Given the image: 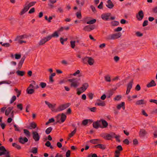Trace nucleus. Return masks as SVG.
Returning a JSON list of instances; mask_svg holds the SVG:
<instances>
[{"instance_id": "nucleus-35", "label": "nucleus", "mask_w": 157, "mask_h": 157, "mask_svg": "<svg viewBox=\"0 0 157 157\" xmlns=\"http://www.w3.org/2000/svg\"><path fill=\"white\" fill-rule=\"evenodd\" d=\"M23 131L24 134L27 137H29L30 136V133L29 130L26 129H24Z\"/></svg>"}, {"instance_id": "nucleus-16", "label": "nucleus", "mask_w": 157, "mask_h": 157, "mask_svg": "<svg viewBox=\"0 0 157 157\" xmlns=\"http://www.w3.org/2000/svg\"><path fill=\"white\" fill-rule=\"evenodd\" d=\"M106 6L109 9H112L114 6L111 0H108L106 2Z\"/></svg>"}, {"instance_id": "nucleus-7", "label": "nucleus", "mask_w": 157, "mask_h": 157, "mask_svg": "<svg viewBox=\"0 0 157 157\" xmlns=\"http://www.w3.org/2000/svg\"><path fill=\"white\" fill-rule=\"evenodd\" d=\"M51 37L48 35L46 37H44L42 38L38 42V44L39 46L42 45L44 44L46 42L48 41L51 39Z\"/></svg>"}, {"instance_id": "nucleus-40", "label": "nucleus", "mask_w": 157, "mask_h": 157, "mask_svg": "<svg viewBox=\"0 0 157 157\" xmlns=\"http://www.w3.org/2000/svg\"><path fill=\"white\" fill-rule=\"evenodd\" d=\"M27 5L28 7L30 8L31 7L34 6L36 3V2H32L29 3L28 2H27Z\"/></svg>"}, {"instance_id": "nucleus-20", "label": "nucleus", "mask_w": 157, "mask_h": 157, "mask_svg": "<svg viewBox=\"0 0 157 157\" xmlns=\"http://www.w3.org/2000/svg\"><path fill=\"white\" fill-rule=\"evenodd\" d=\"M45 104L48 106V107L52 110L55 108L56 105V104H54V105H53L49 102L47 101H45Z\"/></svg>"}, {"instance_id": "nucleus-10", "label": "nucleus", "mask_w": 157, "mask_h": 157, "mask_svg": "<svg viewBox=\"0 0 157 157\" xmlns=\"http://www.w3.org/2000/svg\"><path fill=\"white\" fill-rule=\"evenodd\" d=\"M144 17V13L142 10L140 11L136 15V17L139 21H141Z\"/></svg>"}, {"instance_id": "nucleus-9", "label": "nucleus", "mask_w": 157, "mask_h": 157, "mask_svg": "<svg viewBox=\"0 0 157 157\" xmlns=\"http://www.w3.org/2000/svg\"><path fill=\"white\" fill-rule=\"evenodd\" d=\"M32 135L33 138L35 141H39L40 136L36 131H33Z\"/></svg>"}, {"instance_id": "nucleus-55", "label": "nucleus", "mask_w": 157, "mask_h": 157, "mask_svg": "<svg viewBox=\"0 0 157 157\" xmlns=\"http://www.w3.org/2000/svg\"><path fill=\"white\" fill-rule=\"evenodd\" d=\"M92 112H95L96 110V108L95 107H93L91 108H88Z\"/></svg>"}, {"instance_id": "nucleus-24", "label": "nucleus", "mask_w": 157, "mask_h": 157, "mask_svg": "<svg viewBox=\"0 0 157 157\" xmlns=\"http://www.w3.org/2000/svg\"><path fill=\"white\" fill-rule=\"evenodd\" d=\"M100 140L99 139H94L90 140V142L93 144H96L100 143Z\"/></svg>"}, {"instance_id": "nucleus-39", "label": "nucleus", "mask_w": 157, "mask_h": 157, "mask_svg": "<svg viewBox=\"0 0 157 157\" xmlns=\"http://www.w3.org/2000/svg\"><path fill=\"white\" fill-rule=\"evenodd\" d=\"M52 130L51 127H49L47 128L45 130V133L47 134H49Z\"/></svg>"}, {"instance_id": "nucleus-1", "label": "nucleus", "mask_w": 157, "mask_h": 157, "mask_svg": "<svg viewBox=\"0 0 157 157\" xmlns=\"http://www.w3.org/2000/svg\"><path fill=\"white\" fill-rule=\"evenodd\" d=\"M79 80V79H77L75 78L69 79L68 81L71 82V87L75 88L79 86L80 83L78 82V80Z\"/></svg>"}, {"instance_id": "nucleus-46", "label": "nucleus", "mask_w": 157, "mask_h": 157, "mask_svg": "<svg viewBox=\"0 0 157 157\" xmlns=\"http://www.w3.org/2000/svg\"><path fill=\"white\" fill-rule=\"evenodd\" d=\"M114 93V91L113 90H109L108 92V97L110 98V97H111L113 94Z\"/></svg>"}, {"instance_id": "nucleus-12", "label": "nucleus", "mask_w": 157, "mask_h": 157, "mask_svg": "<svg viewBox=\"0 0 157 157\" xmlns=\"http://www.w3.org/2000/svg\"><path fill=\"white\" fill-rule=\"evenodd\" d=\"M101 121H97L93 123V127L96 129H98L99 127L102 128V126L100 124Z\"/></svg>"}, {"instance_id": "nucleus-4", "label": "nucleus", "mask_w": 157, "mask_h": 157, "mask_svg": "<svg viewBox=\"0 0 157 157\" xmlns=\"http://www.w3.org/2000/svg\"><path fill=\"white\" fill-rule=\"evenodd\" d=\"M57 122L60 123L63 122L66 118V116L63 113L59 114L56 117Z\"/></svg>"}, {"instance_id": "nucleus-48", "label": "nucleus", "mask_w": 157, "mask_h": 157, "mask_svg": "<svg viewBox=\"0 0 157 157\" xmlns=\"http://www.w3.org/2000/svg\"><path fill=\"white\" fill-rule=\"evenodd\" d=\"M40 86L42 88H44L46 86V84L44 82H41L40 84Z\"/></svg>"}, {"instance_id": "nucleus-28", "label": "nucleus", "mask_w": 157, "mask_h": 157, "mask_svg": "<svg viewBox=\"0 0 157 157\" xmlns=\"http://www.w3.org/2000/svg\"><path fill=\"white\" fill-rule=\"evenodd\" d=\"M95 147H98L99 148L102 150L105 149L106 148V146L105 145L101 144H98V145H95Z\"/></svg>"}, {"instance_id": "nucleus-50", "label": "nucleus", "mask_w": 157, "mask_h": 157, "mask_svg": "<svg viewBox=\"0 0 157 157\" xmlns=\"http://www.w3.org/2000/svg\"><path fill=\"white\" fill-rule=\"evenodd\" d=\"M16 99V97L15 96H12L10 100V104L13 103Z\"/></svg>"}, {"instance_id": "nucleus-25", "label": "nucleus", "mask_w": 157, "mask_h": 157, "mask_svg": "<svg viewBox=\"0 0 157 157\" xmlns=\"http://www.w3.org/2000/svg\"><path fill=\"white\" fill-rule=\"evenodd\" d=\"M156 85V84L154 80H152L150 83L147 84V86L148 87L154 86Z\"/></svg>"}, {"instance_id": "nucleus-62", "label": "nucleus", "mask_w": 157, "mask_h": 157, "mask_svg": "<svg viewBox=\"0 0 157 157\" xmlns=\"http://www.w3.org/2000/svg\"><path fill=\"white\" fill-rule=\"evenodd\" d=\"M148 21L147 20H145L144 21L143 24V27L145 26L148 25Z\"/></svg>"}, {"instance_id": "nucleus-47", "label": "nucleus", "mask_w": 157, "mask_h": 157, "mask_svg": "<svg viewBox=\"0 0 157 157\" xmlns=\"http://www.w3.org/2000/svg\"><path fill=\"white\" fill-rule=\"evenodd\" d=\"M13 124V126L15 128V130L17 131H19L20 129L19 127L15 124H14V122H13L11 124Z\"/></svg>"}, {"instance_id": "nucleus-51", "label": "nucleus", "mask_w": 157, "mask_h": 157, "mask_svg": "<svg viewBox=\"0 0 157 157\" xmlns=\"http://www.w3.org/2000/svg\"><path fill=\"white\" fill-rule=\"evenodd\" d=\"M76 15L78 18L80 19L82 17V15L81 12H77L76 13Z\"/></svg>"}, {"instance_id": "nucleus-14", "label": "nucleus", "mask_w": 157, "mask_h": 157, "mask_svg": "<svg viewBox=\"0 0 157 157\" xmlns=\"http://www.w3.org/2000/svg\"><path fill=\"white\" fill-rule=\"evenodd\" d=\"M110 15V13H104L101 14V17L103 20L107 21L108 20L109 17Z\"/></svg>"}, {"instance_id": "nucleus-34", "label": "nucleus", "mask_w": 157, "mask_h": 157, "mask_svg": "<svg viewBox=\"0 0 157 157\" xmlns=\"http://www.w3.org/2000/svg\"><path fill=\"white\" fill-rule=\"evenodd\" d=\"M100 101L99 102H97L95 103V105L98 106H104L105 105V103L104 102H102L101 100H99Z\"/></svg>"}, {"instance_id": "nucleus-43", "label": "nucleus", "mask_w": 157, "mask_h": 157, "mask_svg": "<svg viewBox=\"0 0 157 157\" xmlns=\"http://www.w3.org/2000/svg\"><path fill=\"white\" fill-rule=\"evenodd\" d=\"M122 96L121 95H117L114 98V99L115 101H119L121 100Z\"/></svg>"}, {"instance_id": "nucleus-61", "label": "nucleus", "mask_w": 157, "mask_h": 157, "mask_svg": "<svg viewBox=\"0 0 157 157\" xmlns=\"http://www.w3.org/2000/svg\"><path fill=\"white\" fill-rule=\"evenodd\" d=\"M117 150H118L119 151H121L123 150L122 147L121 145H118L117 146Z\"/></svg>"}, {"instance_id": "nucleus-37", "label": "nucleus", "mask_w": 157, "mask_h": 157, "mask_svg": "<svg viewBox=\"0 0 157 157\" xmlns=\"http://www.w3.org/2000/svg\"><path fill=\"white\" fill-rule=\"evenodd\" d=\"M38 152L37 148L36 147H33L30 152L33 154H36Z\"/></svg>"}, {"instance_id": "nucleus-54", "label": "nucleus", "mask_w": 157, "mask_h": 157, "mask_svg": "<svg viewBox=\"0 0 157 157\" xmlns=\"http://www.w3.org/2000/svg\"><path fill=\"white\" fill-rule=\"evenodd\" d=\"M14 56L16 59H19L21 57V55L19 54H15Z\"/></svg>"}, {"instance_id": "nucleus-17", "label": "nucleus", "mask_w": 157, "mask_h": 157, "mask_svg": "<svg viewBox=\"0 0 157 157\" xmlns=\"http://www.w3.org/2000/svg\"><path fill=\"white\" fill-rule=\"evenodd\" d=\"M18 140L19 142L22 144H24L25 143L27 142L28 141V139L26 137L23 138L22 136H21L19 139Z\"/></svg>"}, {"instance_id": "nucleus-33", "label": "nucleus", "mask_w": 157, "mask_h": 157, "mask_svg": "<svg viewBox=\"0 0 157 157\" xmlns=\"http://www.w3.org/2000/svg\"><path fill=\"white\" fill-rule=\"evenodd\" d=\"M51 37V39L52 37H57L59 36V35L57 31L53 33H52L51 35H49Z\"/></svg>"}, {"instance_id": "nucleus-8", "label": "nucleus", "mask_w": 157, "mask_h": 157, "mask_svg": "<svg viewBox=\"0 0 157 157\" xmlns=\"http://www.w3.org/2000/svg\"><path fill=\"white\" fill-rule=\"evenodd\" d=\"M70 105V103H67L66 104L61 105L59 106L57 108V112H59L62 111L66 109Z\"/></svg>"}, {"instance_id": "nucleus-21", "label": "nucleus", "mask_w": 157, "mask_h": 157, "mask_svg": "<svg viewBox=\"0 0 157 157\" xmlns=\"http://www.w3.org/2000/svg\"><path fill=\"white\" fill-rule=\"evenodd\" d=\"M36 127V124L34 122H32L29 124V125L27 128L29 129H34Z\"/></svg>"}, {"instance_id": "nucleus-38", "label": "nucleus", "mask_w": 157, "mask_h": 157, "mask_svg": "<svg viewBox=\"0 0 157 157\" xmlns=\"http://www.w3.org/2000/svg\"><path fill=\"white\" fill-rule=\"evenodd\" d=\"M76 3L79 6L81 7L83 6L84 4V1L80 2L79 0H76Z\"/></svg>"}, {"instance_id": "nucleus-41", "label": "nucleus", "mask_w": 157, "mask_h": 157, "mask_svg": "<svg viewBox=\"0 0 157 157\" xmlns=\"http://www.w3.org/2000/svg\"><path fill=\"white\" fill-rule=\"evenodd\" d=\"M89 57H86L82 59V61L84 63L87 64L88 63Z\"/></svg>"}, {"instance_id": "nucleus-56", "label": "nucleus", "mask_w": 157, "mask_h": 157, "mask_svg": "<svg viewBox=\"0 0 157 157\" xmlns=\"http://www.w3.org/2000/svg\"><path fill=\"white\" fill-rule=\"evenodd\" d=\"M17 108L21 110H22L23 109V107L22 104H19L17 105Z\"/></svg>"}, {"instance_id": "nucleus-42", "label": "nucleus", "mask_w": 157, "mask_h": 157, "mask_svg": "<svg viewBox=\"0 0 157 157\" xmlns=\"http://www.w3.org/2000/svg\"><path fill=\"white\" fill-rule=\"evenodd\" d=\"M96 21V20L95 19H93L87 22L86 23L88 24H93L95 23Z\"/></svg>"}, {"instance_id": "nucleus-6", "label": "nucleus", "mask_w": 157, "mask_h": 157, "mask_svg": "<svg viewBox=\"0 0 157 157\" xmlns=\"http://www.w3.org/2000/svg\"><path fill=\"white\" fill-rule=\"evenodd\" d=\"M36 85V82L34 81H32V83L30 84L29 87L27 88L26 91L29 94H32L34 92V90L33 89V85Z\"/></svg>"}, {"instance_id": "nucleus-22", "label": "nucleus", "mask_w": 157, "mask_h": 157, "mask_svg": "<svg viewBox=\"0 0 157 157\" xmlns=\"http://www.w3.org/2000/svg\"><path fill=\"white\" fill-rule=\"evenodd\" d=\"M16 73L18 76H22L25 75V72L24 71L18 70L16 71Z\"/></svg>"}, {"instance_id": "nucleus-49", "label": "nucleus", "mask_w": 157, "mask_h": 157, "mask_svg": "<svg viewBox=\"0 0 157 157\" xmlns=\"http://www.w3.org/2000/svg\"><path fill=\"white\" fill-rule=\"evenodd\" d=\"M111 24H112V25L113 26H117V25H118L119 24V22L118 21H114L112 22Z\"/></svg>"}, {"instance_id": "nucleus-11", "label": "nucleus", "mask_w": 157, "mask_h": 157, "mask_svg": "<svg viewBox=\"0 0 157 157\" xmlns=\"http://www.w3.org/2000/svg\"><path fill=\"white\" fill-rule=\"evenodd\" d=\"M133 83V80H132L128 84L126 93V94H128L130 92V90L132 87Z\"/></svg>"}, {"instance_id": "nucleus-15", "label": "nucleus", "mask_w": 157, "mask_h": 157, "mask_svg": "<svg viewBox=\"0 0 157 157\" xmlns=\"http://www.w3.org/2000/svg\"><path fill=\"white\" fill-rule=\"evenodd\" d=\"M147 134V132L144 129H141L139 132V134L140 137H144Z\"/></svg>"}, {"instance_id": "nucleus-5", "label": "nucleus", "mask_w": 157, "mask_h": 157, "mask_svg": "<svg viewBox=\"0 0 157 157\" xmlns=\"http://www.w3.org/2000/svg\"><path fill=\"white\" fill-rule=\"evenodd\" d=\"M89 86L88 84L87 83H84L82 86L80 88L78 89L77 94L80 95L82 93L84 92L88 88Z\"/></svg>"}, {"instance_id": "nucleus-63", "label": "nucleus", "mask_w": 157, "mask_h": 157, "mask_svg": "<svg viewBox=\"0 0 157 157\" xmlns=\"http://www.w3.org/2000/svg\"><path fill=\"white\" fill-rule=\"evenodd\" d=\"M93 94L92 93H89L88 95L90 99H92L93 98Z\"/></svg>"}, {"instance_id": "nucleus-45", "label": "nucleus", "mask_w": 157, "mask_h": 157, "mask_svg": "<svg viewBox=\"0 0 157 157\" xmlns=\"http://www.w3.org/2000/svg\"><path fill=\"white\" fill-rule=\"evenodd\" d=\"M75 41H71L70 42L71 47L72 48H74L75 46Z\"/></svg>"}, {"instance_id": "nucleus-26", "label": "nucleus", "mask_w": 157, "mask_h": 157, "mask_svg": "<svg viewBox=\"0 0 157 157\" xmlns=\"http://www.w3.org/2000/svg\"><path fill=\"white\" fill-rule=\"evenodd\" d=\"M94 62V59L91 57H89L88 59V63L91 66L93 65Z\"/></svg>"}, {"instance_id": "nucleus-58", "label": "nucleus", "mask_w": 157, "mask_h": 157, "mask_svg": "<svg viewBox=\"0 0 157 157\" xmlns=\"http://www.w3.org/2000/svg\"><path fill=\"white\" fill-rule=\"evenodd\" d=\"M136 36L139 37H141L143 36V34L140 32H137L136 33Z\"/></svg>"}, {"instance_id": "nucleus-44", "label": "nucleus", "mask_w": 157, "mask_h": 157, "mask_svg": "<svg viewBox=\"0 0 157 157\" xmlns=\"http://www.w3.org/2000/svg\"><path fill=\"white\" fill-rule=\"evenodd\" d=\"M105 80L108 82H110L111 81L109 75H107L105 77Z\"/></svg>"}, {"instance_id": "nucleus-32", "label": "nucleus", "mask_w": 157, "mask_h": 157, "mask_svg": "<svg viewBox=\"0 0 157 157\" xmlns=\"http://www.w3.org/2000/svg\"><path fill=\"white\" fill-rule=\"evenodd\" d=\"M56 12L60 13H63L64 12V10L62 7L59 6L57 8Z\"/></svg>"}, {"instance_id": "nucleus-29", "label": "nucleus", "mask_w": 157, "mask_h": 157, "mask_svg": "<svg viewBox=\"0 0 157 157\" xmlns=\"http://www.w3.org/2000/svg\"><path fill=\"white\" fill-rule=\"evenodd\" d=\"M76 131V129L75 128L74 130L72 131L71 133L69 135V138L68 139V140H69L75 134Z\"/></svg>"}, {"instance_id": "nucleus-18", "label": "nucleus", "mask_w": 157, "mask_h": 157, "mask_svg": "<svg viewBox=\"0 0 157 157\" xmlns=\"http://www.w3.org/2000/svg\"><path fill=\"white\" fill-rule=\"evenodd\" d=\"M147 101L144 99H141L137 101L136 103V105H141L146 104Z\"/></svg>"}, {"instance_id": "nucleus-52", "label": "nucleus", "mask_w": 157, "mask_h": 157, "mask_svg": "<svg viewBox=\"0 0 157 157\" xmlns=\"http://www.w3.org/2000/svg\"><path fill=\"white\" fill-rule=\"evenodd\" d=\"M121 136L120 135H116L115 136V138L117 141V142H120V137Z\"/></svg>"}, {"instance_id": "nucleus-31", "label": "nucleus", "mask_w": 157, "mask_h": 157, "mask_svg": "<svg viewBox=\"0 0 157 157\" xmlns=\"http://www.w3.org/2000/svg\"><path fill=\"white\" fill-rule=\"evenodd\" d=\"M25 37H26V36L25 35H21V36H19L17 37L15 40H21V39H23Z\"/></svg>"}, {"instance_id": "nucleus-64", "label": "nucleus", "mask_w": 157, "mask_h": 157, "mask_svg": "<svg viewBox=\"0 0 157 157\" xmlns=\"http://www.w3.org/2000/svg\"><path fill=\"white\" fill-rule=\"evenodd\" d=\"M133 144L134 145H136L138 144V141L137 140L135 139L133 140Z\"/></svg>"}, {"instance_id": "nucleus-27", "label": "nucleus", "mask_w": 157, "mask_h": 157, "mask_svg": "<svg viewBox=\"0 0 157 157\" xmlns=\"http://www.w3.org/2000/svg\"><path fill=\"white\" fill-rule=\"evenodd\" d=\"M124 102H122L121 103L118 105L117 106V108L118 109H121V107H123V109H125V107L124 106Z\"/></svg>"}, {"instance_id": "nucleus-19", "label": "nucleus", "mask_w": 157, "mask_h": 157, "mask_svg": "<svg viewBox=\"0 0 157 157\" xmlns=\"http://www.w3.org/2000/svg\"><path fill=\"white\" fill-rule=\"evenodd\" d=\"M25 56H24L22 57L21 58L20 61L18 63V68L19 69H20L22 67V66L23 64L24 63V60L25 59Z\"/></svg>"}, {"instance_id": "nucleus-59", "label": "nucleus", "mask_w": 157, "mask_h": 157, "mask_svg": "<svg viewBox=\"0 0 157 157\" xmlns=\"http://www.w3.org/2000/svg\"><path fill=\"white\" fill-rule=\"evenodd\" d=\"M109 134H110L111 138H115V137L116 135L115 133L113 132H110Z\"/></svg>"}, {"instance_id": "nucleus-53", "label": "nucleus", "mask_w": 157, "mask_h": 157, "mask_svg": "<svg viewBox=\"0 0 157 157\" xmlns=\"http://www.w3.org/2000/svg\"><path fill=\"white\" fill-rule=\"evenodd\" d=\"M90 8H91L92 11L94 12V13H96L97 11L94 6H93L91 5L90 6Z\"/></svg>"}, {"instance_id": "nucleus-36", "label": "nucleus", "mask_w": 157, "mask_h": 157, "mask_svg": "<svg viewBox=\"0 0 157 157\" xmlns=\"http://www.w3.org/2000/svg\"><path fill=\"white\" fill-rule=\"evenodd\" d=\"M103 138L106 140H109L111 139V138L109 134H106L103 136Z\"/></svg>"}, {"instance_id": "nucleus-57", "label": "nucleus", "mask_w": 157, "mask_h": 157, "mask_svg": "<svg viewBox=\"0 0 157 157\" xmlns=\"http://www.w3.org/2000/svg\"><path fill=\"white\" fill-rule=\"evenodd\" d=\"M10 113V108L9 107L6 110L5 112V114L7 116L9 115Z\"/></svg>"}, {"instance_id": "nucleus-3", "label": "nucleus", "mask_w": 157, "mask_h": 157, "mask_svg": "<svg viewBox=\"0 0 157 157\" xmlns=\"http://www.w3.org/2000/svg\"><path fill=\"white\" fill-rule=\"evenodd\" d=\"M0 143V156L5 155V157H10L9 151H7L3 146Z\"/></svg>"}, {"instance_id": "nucleus-30", "label": "nucleus", "mask_w": 157, "mask_h": 157, "mask_svg": "<svg viewBox=\"0 0 157 157\" xmlns=\"http://www.w3.org/2000/svg\"><path fill=\"white\" fill-rule=\"evenodd\" d=\"M12 145L13 147L17 148L18 150H20L21 148V147L20 146L16 143H13Z\"/></svg>"}, {"instance_id": "nucleus-23", "label": "nucleus", "mask_w": 157, "mask_h": 157, "mask_svg": "<svg viewBox=\"0 0 157 157\" xmlns=\"http://www.w3.org/2000/svg\"><path fill=\"white\" fill-rule=\"evenodd\" d=\"M100 121H101V122L103 125L102 128H105L107 127L108 123L106 121L102 119H101Z\"/></svg>"}, {"instance_id": "nucleus-2", "label": "nucleus", "mask_w": 157, "mask_h": 157, "mask_svg": "<svg viewBox=\"0 0 157 157\" xmlns=\"http://www.w3.org/2000/svg\"><path fill=\"white\" fill-rule=\"evenodd\" d=\"M121 36V33H118L109 35L106 37V39L108 40H114L119 38Z\"/></svg>"}, {"instance_id": "nucleus-13", "label": "nucleus", "mask_w": 157, "mask_h": 157, "mask_svg": "<svg viewBox=\"0 0 157 157\" xmlns=\"http://www.w3.org/2000/svg\"><path fill=\"white\" fill-rule=\"evenodd\" d=\"M94 29V26L93 25H88L85 26L83 28V30L85 31L90 32Z\"/></svg>"}, {"instance_id": "nucleus-60", "label": "nucleus", "mask_w": 157, "mask_h": 157, "mask_svg": "<svg viewBox=\"0 0 157 157\" xmlns=\"http://www.w3.org/2000/svg\"><path fill=\"white\" fill-rule=\"evenodd\" d=\"M71 154V151L70 150H68L66 152V157H70Z\"/></svg>"}]
</instances>
